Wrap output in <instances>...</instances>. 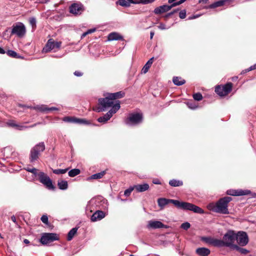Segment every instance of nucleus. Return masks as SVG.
Here are the masks:
<instances>
[{"label": "nucleus", "instance_id": "1", "mask_svg": "<svg viewBox=\"0 0 256 256\" xmlns=\"http://www.w3.org/2000/svg\"><path fill=\"white\" fill-rule=\"evenodd\" d=\"M158 204L160 207H164L169 203L173 204L178 208L183 210H188L195 213L202 214L204 210L200 208L189 202H180L175 200H168L164 198H160L158 200Z\"/></svg>", "mask_w": 256, "mask_h": 256}, {"label": "nucleus", "instance_id": "2", "mask_svg": "<svg viewBox=\"0 0 256 256\" xmlns=\"http://www.w3.org/2000/svg\"><path fill=\"white\" fill-rule=\"evenodd\" d=\"M232 200L231 197L225 196L220 198L216 203L212 202L208 205V208L214 212L228 214H230L228 209V204Z\"/></svg>", "mask_w": 256, "mask_h": 256}, {"label": "nucleus", "instance_id": "3", "mask_svg": "<svg viewBox=\"0 0 256 256\" xmlns=\"http://www.w3.org/2000/svg\"><path fill=\"white\" fill-rule=\"evenodd\" d=\"M124 93L122 92H118L115 93H111L104 98H100L98 100V104L100 106L98 110V112L105 111L107 108L112 107L115 104L114 100L117 98L124 97Z\"/></svg>", "mask_w": 256, "mask_h": 256}, {"label": "nucleus", "instance_id": "4", "mask_svg": "<svg viewBox=\"0 0 256 256\" xmlns=\"http://www.w3.org/2000/svg\"><path fill=\"white\" fill-rule=\"evenodd\" d=\"M44 150L45 145L43 142H40L38 144L33 147L32 148L30 152V162H32L36 160L38 158L40 153L42 152Z\"/></svg>", "mask_w": 256, "mask_h": 256}, {"label": "nucleus", "instance_id": "5", "mask_svg": "<svg viewBox=\"0 0 256 256\" xmlns=\"http://www.w3.org/2000/svg\"><path fill=\"white\" fill-rule=\"evenodd\" d=\"M236 233L233 230H228L223 236L222 240H221L222 246H233V244L236 240Z\"/></svg>", "mask_w": 256, "mask_h": 256}, {"label": "nucleus", "instance_id": "6", "mask_svg": "<svg viewBox=\"0 0 256 256\" xmlns=\"http://www.w3.org/2000/svg\"><path fill=\"white\" fill-rule=\"evenodd\" d=\"M120 102L119 101H116L115 104L112 106V108L104 116L100 117L98 121L100 122H106L109 120L112 115L116 114L120 108Z\"/></svg>", "mask_w": 256, "mask_h": 256}, {"label": "nucleus", "instance_id": "7", "mask_svg": "<svg viewBox=\"0 0 256 256\" xmlns=\"http://www.w3.org/2000/svg\"><path fill=\"white\" fill-rule=\"evenodd\" d=\"M38 176L40 182L48 190H54L55 189V187L52 184V180L46 174L42 172H40L38 174Z\"/></svg>", "mask_w": 256, "mask_h": 256}, {"label": "nucleus", "instance_id": "8", "mask_svg": "<svg viewBox=\"0 0 256 256\" xmlns=\"http://www.w3.org/2000/svg\"><path fill=\"white\" fill-rule=\"evenodd\" d=\"M142 120V115L140 113L130 114L126 120V123L128 125H135L140 124Z\"/></svg>", "mask_w": 256, "mask_h": 256}, {"label": "nucleus", "instance_id": "9", "mask_svg": "<svg viewBox=\"0 0 256 256\" xmlns=\"http://www.w3.org/2000/svg\"><path fill=\"white\" fill-rule=\"evenodd\" d=\"M26 29L22 22H18L12 26L11 34H16L18 37H22L26 34Z\"/></svg>", "mask_w": 256, "mask_h": 256}, {"label": "nucleus", "instance_id": "10", "mask_svg": "<svg viewBox=\"0 0 256 256\" xmlns=\"http://www.w3.org/2000/svg\"><path fill=\"white\" fill-rule=\"evenodd\" d=\"M232 84L228 82L224 86H218L215 89L216 92L221 96H226L232 90Z\"/></svg>", "mask_w": 256, "mask_h": 256}, {"label": "nucleus", "instance_id": "11", "mask_svg": "<svg viewBox=\"0 0 256 256\" xmlns=\"http://www.w3.org/2000/svg\"><path fill=\"white\" fill-rule=\"evenodd\" d=\"M58 240V236L56 234L44 233L42 235L40 242L42 244H47Z\"/></svg>", "mask_w": 256, "mask_h": 256}, {"label": "nucleus", "instance_id": "12", "mask_svg": "<svg viewBox=\"0 0 256 256\" xmlns=\"http://www.w3.org/2000/svg\"><path fill=\"white\" fill-rule=\"evenodd\" d=\"M236 240L240 246H246L248 242V236L246 232H238L236 233Z\"/></svg>", "mask_w": 256, "mask_h": 256}, {"label": "nucleus", "instance_id": "13", "mask_svg": "<svg viewBox=\"0 0 256 256\" xmlns=\"http://www.w3.org/2000/svg\"><path fill=\"white\" fill-rule=\"evenodd\" d=\"M61 42H55L52 39H50L46 46L43 48L42 51L48 52L52 50L54 48H59L61 46Z\"/></svg>", "mask_w": 256, "mask_h": 256}, {"label": "nucleus", "instance_id": "14", "mask_svg": "<svg viewBox=\"0 0 256 256\" xmlns=\"http://www.w3.org/2000/svg\"><path fill=\"white\" fill-rule=\"evenodd\" d=\"M70 13L74 15L80 14L84 11V6L80 3H74L70 6Z\"/></svg>", "mask_w": 256, "mask_h": 256}, {"label": "nucleus", "instance_id": "15", "mask_svg": "<svg viewBox=\"0 0 256 256\" xmlns=\"http://www.w3.org/2000/svg\"><path fill=\"white\" fill-rule=\"evenodd\" d=\"M146 227L148 229H157L161 228H168V226L163 224L160 221L151 220L148 222Z\"/></svg>", "mask_w": 256, "mask_h": 256}, {"label": "nucleus", "instance_id": "16", "mask_svg": "<svg viewBox=\"0 0 256 256\" xmlns=\"http://www.w3.org/2000/svg\"><path fill=\"white\" fill-rule=\"evenodd\" d=\"M202 240L206 243L211 244L214 246H222V242L220 240L211 237H203Z\"/></svg>", "mask_w": 256, "mask_h": 256}, {"label": "nucleus", "instance_id": "17", "mask_svg": "<svg viewBox=\"0 0 256 256\" xmlns=\"http://www.w3.org/2000/svg\"><path fill=\"white\" fill-rule=\"evenodd\" d=\"M250 190H227L226 194L228 195L234 196H240L246 195L250 193Z\"/></svg>", "mask_w": 256, "mask_h": 256}, {"label": "nucleus", "instance_id": "18", "mask_svg": "<svg viewBox=\"0 0 256 256\" xmlns=\"http://www.w3.org/2000/svg\"><path fill=\"white\" fill-rule=\"evenodd\" d=\"M63 121L68 122H73L80 124H88L87 122L84 119L77 118H76L66 116L62 118Z\"/></svg>", "mask_w": 256, "mask_h": 256}, {"label": "nucleus", "instance_id": "19", "mask_svg": "<svg viewBox=\"0 0 256 256\" xmlns=\"http://www.w3.org/2000/svg\"><path fill=\"white\" fill-rule=\"evenodd\" d=\"M174 6H172V4L170 6L164 4L156 8L154 10L155 14H158L170 10Z\"/></svg>", "mask_w": 256, "mask_h": 256}, {"label": "nucleus", "instance_id": "20", "mask_svg": "<svg viewBox=\"0 0 256 256\" xmlns=\"http://www.w3.org/2000/svg\"><path fill=\"white\" fill-rule=\"evenodd\" d=\"M28 108H30V106H28ZM30 108H33L38 110H39L40 112H48L51 110H58V109L56 107H51L48 108L46 105H40V106H36L34 107H30Z\"/></svg>", "mask_w": 256, "mask_h": 256}, {"label": "nucleus", "instance_id": "21", "mask_svg": "<svg viewBox=\"0 0 256 256\" xmlns=\"http://www.w3.org/2000/svg\"><path fill=\"white\" fill-rule=\"evenodd\" d=\"M105 216V214L102 210L96 211L91 216L90 220L92 222H96L100 220Z\"/></svg>", "mask_w": 256, "mask_h": 256}, {"label": "nucleus", "instance_id": "22", "mask_svg": "<svg viewBox=\"0 0 256 256\" xmlns=\"http://www.w3.org/2000/svg\"><path fill=\"white\" fill-rule=\"evenodd\" d=\"M108 40L109 41L122 40L123 37L118 32H112L108 35Z\"/></svg>", "mask_w": 256, "mask_h": 256}, {"label": "nucleus", "instance_id": "23", "mask_svg": "<svg viewBox=\"0 0 256 256\" xmlns=\"http://www.w3.org/2000/svg\"><path fill=\"white\" fill-rule=\"evenodd\" d=\"M136 0H118L116 4L124 7H129L131 4H136Z\"/></svg>", "mask_w": 256, "mask_h": 256}, {"label": "nucleus", "instance_id": "24", "mask_svg": "<svg viewBox=\"0 0 256 256\" xmlns=\"http://www.w3.org/2000/svg\"><path fill=\"white\" fill-rule=\"evenodd\" d=\"M196 253L200 256H208L210 254V250L206 248H200L196 250Z\"/></svg>", "mask_w": 256, "mask_h": 256}, {"label": "nucleus", "instance_id": "25", "mask_svg": "<svg viewBox=\"0 0 256 256\" xmlns=\"http://www.w3.org/2000/svg\"><path fill=\"white\" fill-rule=\"evenodd\" d=\"M134 188L138 192H143L149 188V185L148 184H137L134 186Z\"/></svg>", "mask_w": 256, "mask_h": 256}, {"label": "nucleus", "instance_id": "26", "mask_svg": "<svg viewBox=\"0 0 256 256\" xmlns=\"http://www.w3.org/2000/svg\"><path fill=\"white\" fill-rule=\"evenodd\" d=\"M229 0H220L218 2H216L211 4H210L208 8H214L219 6H224L226 2H228Z\"/></svg>", "mask_w": 256, "mask_h": 256}, {"label": "nucleus", "instance_id": "27", "mask_svg": "<svg viewBox=\"0 0 256 256\" xmlns=\"http://www.w3.org/2000/svg\"><path fill=\"white\" fill-rule=\"evenodd\" d=\"M58 188L62 190H66L68 188V182L64 180H60L58 181Z\"/></svg>", "mask_w": 256, "mask_h": 256}, {"label": "nucleus", "instance_id": "28", "mask_svg": "<svg viewBox=\"0 0 256 256\" xmlns=\"http://www.w3.org/2000/svg\"><path fill=\"white\" fill-rule=\"evenodd\" d=\"M172 81L175 85L178 86H182L186 82V81L182 79L180 77L178 76L174 77Z\"/></svg>", "mask_w": 256, "mask_h": 256}, {"label": "nucleus", "instance_id": "29", "mask_svg": "<svg viewBox=\"0 0 256 256\" xmlns=\"http://www.w3.org/2000/svg\"><path fill=\"white\" fill-rule=\"evenodd\" d=\"M154 58H150L148 62L146 63V64L144 66V68L142 69V72L144 74H146L148 72L149 68L151 66L152 62H153Z\"/></svg>", "mask_w": 256, "mask_h": 256}, {"label": "nucleus", "instance_id": "30", "mask_svg": "<svg viewBox=\"0 0 256 256\" xmlns=\"http://www.w3.org/2000/svg\"><path fill=\"white\" fill-rule=\"evenodd\" d=\"M38 124H39V123L35 124L30 126H26L24 124H17L16 129L18 130H24L28 128H33V127L36 126Z\"/></svg>", "mask_w": 256, "mask_h": 256}, {"label": "nucleus", "instance_id": "31", "mask_svg": "<svg viewBox=\"0 0 256 256\" xmlns=\"http://www.w3.org/2000/svg\"><path fill=\"white\" fill-rule=\"evenodd\" d=\"M106 172L104 171H102L100 172H98L97 174H95L91 176L90 178H88V179H94V180H98L101 178L103 177V176L105 174Z\"/></svg>", "mask_w": 256, "mask_h": 256}, {"label": "nucleus", "instance_id": "32", "mask_svg": "<svg viewBox=\"0 0 256 256\" xmlns=\"http://www.w3.org/2000/svg\"><path fill=\"white\" fill-rule=\"evenodd\" d=\"M169 184L172 186H179L182 185V181L173 179L169 182Z\"/></svg>", "mask_w": 256, "mask_h": 256}, {"label": "nucleus", "instance_id": "33", "mask_svg": "<svg viewBox=\"0 0 256 256\" xmlns=\"http://www.w3.org/2000/svg\"><path fill=\"white\" fill-rule=\"evenodd\" d=\"M78 228H72L68 233L67 239L68 240H72L75 234L76 233Z\"/></svg>", "mask_w": 256, "mask_h": 256}, {"label": "nucleus", "instance_id": "34", "mask_svg": "<svg viewBox=\"0 0 256 256\" xmlns=\"http://www.w3.org/2000/svg\"><path fill=\"white\" fill-rule=\"evenodd\" d=\"M233 248L242 254H246L249 252V251L246 249L240 248L237 245H234Z\"/></svg>", "mask_w": 256, "mask_h": 256}, {"label": "nucleus", "instance_id": "35", "mask_svg": "<svg viewBox=\"0 0 256 256\" xmlns=\"http://www.w3.org/2000/svg\"><path fill=\"white\" fill-rule=\"evenodd\" d=\"M80 170L78 168H74L68 172V176L70 177H74L80 174Z\"/></svg>", "mask_w": 256, "mask_h": 256}, {"label": "nucleus", "instance_id": "36", "mask_svg": "<svg viewBox=\"0 0 256 256\" xmlns=\"http://www.w3.org/2000/svg\"><path fill=\"white\" fill-rule=\"evenodd\" d=\"M6 54L8 56L14 58H21V56H18L16 52L12 50H8Z\"/></svg>", "mask_w": 256, "mask_h": 256}, {"label": "nucleus", "instance_id": "37", "mask_svg": "<svg viewBox=\"0 0 256 256\" xmlns=\"http://www.w3.org/2000/svg\"><path fill=\"white\" fill-rule=\"evenodd\" d=\"M68 170V168L65 169H55L52 170V172L56 174H61L66 173Z\"/></svg>", "mask_w": 256, "mask_h": 256}, {"label": "nucleus", "instance_id": "38", "mask_svg": "<svg viewBox=\"0 0 256 256\" xmlns=\"http://www.w3.org/2000/svg\"><path fill=\"white\" fill-rule=\"evenodd\" d=\"M155 0H136V4H148L154 2Z\"/></svg>", "mask_w": 256, "mask_h": 256}, {"label": "nucleus", "instance_id": "39", "mask_svg": "<svg viewBox=\"0 0 256 256\" xmlns=\"http://www.w3.org/2000/svg\"><path fill=\"white\" fill-rule=\"evenodd\" d=\"M193 98L196 100L200 101L202 100V96L200 93L198 92L193 94Z\"/></svg>", "mask_w": 256, "mask_h": 256}, {"label": "nucleus", "instance_id": "40", "mask_svg": "<svg viewBox=\"0 0 256 256\" xmlns=\"http://www.w3.org/2000/svg\"><path fill=\"white\" fill-rule=\"evenodd\" d=\"M26 170L28 172H32L35 176H38V170L37 169H36V168H26Z\"/></svg>", "mask_w": 256, "mask_h": 256}, {"label": "nucleus", "instance_id": "41", "mask_svg": "<svg viewBox=\"0 0 256 256\" xmlns=\"http://www.w3.org/2000/svg\"><path fill=\"white\" fill-rule=\"evenodd\" d=\"M190 224L188 222H185L182 223L180 226L181 228H182V229H184V230H188L190 228Z\"/></svg>", "mask_w": 256, "mask_h": 256}, {"label": "nucleus", "instance_id": "42", "mask_svg": "<svg viewBox=\"0 0 256 256\" xmlns=\"http://www.w3.org/2000/svg\"><path fill=\"white\" fill-rule=\"evenodd\" d=\"M134 186L133 188H129L125 190L124 192V194L125 196H128L130 195V193L132 192L134 190Z\"/></svg>", "mask_w": 256, "mask_h": 256}, {"label": "nucleus", "instance_id": "43", "mask_svg": "<svg viewBox=\"0 0 256 256\" xmlns=\"http://www.w3.org/2000/svg\"><path fill=\"white\" fill-rule=\"evenodd\" d=\"M30 23L33 28L36 27V20L34 18H31L29 20Z\"/></svg>", "mask_w": 256, "mask_h": 256}, {"label": "nucleus", "instance_id": "44", "mask_svg": "<svg viewBox=\"0 0 256 256\" xmlns=\"http://www.w3.org/2000/svg\"><path fill=\"white\" fill-rule=\"evenodd\" d=\"M6 124L11 127L15 128H16L17 124L16 123V122L14 120H9L6 122Z\"/></svg>", "mask_w": 256, "mask_h": 256}, {"label": "nucleus", "instance_id": "45", "mask_svg": "<svg viewBox=\"0 0 256 256\" xmlns=\"http://www.w3.org/2000/svg\"><path fill=\"white\" fill-rule=\"evenodd\" d=\"M179 16L180 18L184 19L186 17V10H183L179 12Z\"/></svg>", "mask_w": 256, "mask_h": 256}, {"label": "nucleus", "instance_id": "46", "mask_svg": "<svg viewBox=\"0 0 256 256\" xmlns=\"http://www.w3.org/2000/svg\"><path fill=\"white\" fill-rule=\"evenodd\" d=\"M41 220L42 221V222L43 223L45 224H48V217L46 215H43L42 217H41Z\"/></svg>", "mask_w": 256, "mask_h": 256}, {"label": "nucleus", "instance_id": "47", "mask_svg": "<svg viewBox=\"0 0 256 256\" xmlns=\"http://www.w3.org/2000/svg\"><path fill=\"white\" fill-rule=\"evenodd\" d=\"M186 0H180L178 2H174L172 4V6H174V7L176 6H179L184 2H185Z\"/></svg>", "mask_w": 256, "mask_h": 256}, {"label": "nucleus", "instance_id": "48", "mask_svg": "<svg viewBox=\"0 0 256 256\" xmlns=\"http://www.w3.org/2000/svg\"><path fill=\"white\" fill-rule=\"evenodd\" d=\"M158 28L159 29L164 30L168 29L169 28V27L166 28V26L164 24L160 23V25L158 26Z\"/></svg>", "mask_w": 256, "mask_h": 256}, {"label": "nucleus", "instance_id": "49", "mask_svg": "<svg viewBox=\"0 0 256 256\" xmlns=\"http://www.w3.org/2000/svg\"><path fill=\"white\" fill-rule=\"evenodd\" d=\"M187 105L188 106V108H190L191 109H195L196 108V106L195 104H192V102H188Z\"/></svg>", "mask_w": 256, "mask_h": 256}, {"label": "nucleus", "instance_id": "50", "mask_svg": "<svg viewBox=\"0 0 256 256\" xmlns=\"http://www.w3.org/2000/svg\"><path fill=\"white\" fill-rule=\"evenodd\" d=\"M74 74L76 76H82V73L80 71H76Z\"/></svg>", "mask_w": 256, "mask_h": 256}, {"label": "nucleus", "instance_id": "51", "mask_svg": "<svg viewBox=\"0 0 256 256\" xmlns=\"http://www.w3.org/2000/svg\"><path fill=\"white\" fill-rule=\"evenodd\" d=\"M178 10H174L172 12H171L169 13H168L165 16L166 18H168V16H170L172 15L174 13L177 12Z\"/></svg>", "mask_w": 256, "mask_h": 256}, {"label": "nucleus", "instance_id": "52", "mask_svg": "<svg viewBox=\"0 0 256 256\" xmlns=\"http://www.w3.org/2000/svg\"><path fill=\"white\" fill-rule=\"evenodd\" d=\"M254 69H256V64L251 66L248 69L247 71L249 72Z\"/></svg>", "mask_w": 256, "mask_h": 256}, {"label": "nucleus", "instance_id": "53", "mask_svg": "<svg viewBox=\"0 0 256 256\" xmlns=\"http://www.w3.org/2000/svg\"><path fill=\"white\" fill-rule=\"evenodd\" d=\"M152 182H153V183L154 184H161L160 181L158 180V179H156V180H153Z\"/></svg>", "mask_w": 256, "mask_h": 256}, {"label": "nucleus", "instance_id": "54", "mask_svg": "<svg viewBox=\"0 0 256 256\" xmlns=\"http://www.w3.org/2000/svg\"><path fill=\"white\" fill-rule=\"evenodd\" d=\"M96 31V28L90 29L86 31L88 34H92Z\"/></svg>", "mask_w": 256, "mask_h": 256}, {"label": "nucleus", "instance_id": "55", "mask_svg": "<svg viewBox=\"0 0 256 256\" xmlns=\"http://www.w3.org/2000/svg\"><path fill=\"white\" fill-rule=\"evenodd\" d=\"M11 220H12V221L14 222V223H16V217L14 216H12V217H11Z\"/></svg>", "mask_w": 256, "mask_h": 256}, {"label": "nucleus", "instance_id": "56", "mask_svg": "<svg viewBox=\"0 0 256 256\" xmlns=\"http://www.w3.org/2000/svg\"><path fill=\"white\" fill-rule=\"evenodd\" d=\"M6 53L5 50L0 46V54H4Z\"/></svg>", "mask_w": 256, "mask_h": 256}, {"label": "nucleus", "instance_id": "57", "mask_svg": "<svg viewBox=\"0 0 256 256\" xmlns=\"http://www.w3.org/2000/svg\"><path fill=\"white\" fill-rule=\"evenodd\" d=\"M208 0H198V3L200 4V3H204V4H206Z\"/></svg>", "mask_w": 256, "mask_h": 256}, {"label": "nucleus", "instance_id": "58", "mask_svg": "<svg viewBox=\"0 0 256 256\" xmlns=\"http://www.w3.org/2000/svg\"><path fill=\"white\" fill-rule=\"evenodd\" d=\"M154 34V32H151L150 33V38L152 40L153 38V36Z\"/></svg>", "mask_w": 256, "mask_h": 256}, {"label": "nucleus", "instance_id": "59", "mask_svg": "<svg viewBox=\"0 0 256 256\" xmlns=\"http://www.w3.org/2000/svg\"><path fill=\"white\" fill-rule=\"evenodd\" d=\"M24 242L26 244H28L30 243V241L27 239H24Z\"/></svg>", "mask_w": 256, "mask_h": 256}, {"label": "nucleus", "instance_id": "60", "mask_svg": "<svg viewBox=\"0 0 256 256\" xmlns=\"http://www.w3.org/2000/svg\"><path fill=\"white\" fill-rule=\"evenodd\" d=\"M87 34H88V32H86L82 34V38L85 37Z\"/></svg>", "mask_w": 256, "mask_h": 256}, {"label": "nucleus", "instance_id": "61", "mask_svg": "<svg viewBox=\"0 0 256 256\" xmlns=\"http://www.w3.org/2000/svg\"><path fill=\"white\" fill-rule=\"evenodd\" d=\"M198 18V16H194L193 18Z\"/></svg>", "mask_w": 256, "mask_h": 256}, {"label": "nucleus", "instance_id": "62", "mask_svg": "<svg viewBox=\"0 0 256 256\" xmlns=\"http://www.w3.org/2000/svg\"><path fill=\"white\" fill-rule=\"evenodd\" d=\"M134 256V255H132V254H130V256Z\"/></svg>", "mask_w": 256, "mask_h": 256}]
</instances>
